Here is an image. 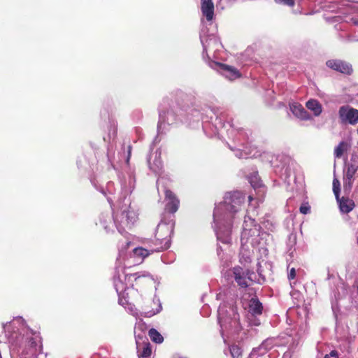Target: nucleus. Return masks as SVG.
Listing matches in <instances>:
<instances>
[{
	"instance_id": "46",
	"label": "nucleus",
	"mask_w": 358,
	"mask_h": 358,
	"mask_svg": "<svg viewBox=\"0 0 358 358\" xmlns=\"http://www.w3.org/2000/svg\"><path fill=\"white\" fill-rule=\"evenodd\" d=\"M110 185H112V183H111V182H109V183L108 184V188H110Z\"/></svg>"
},
{
	"instance_id": "38",
	"label": "nucleus",
	"mask_w": 358,
	"mask_h": 358,
	"mask_svg": "<svg viewBox=\"0 0 358 358\" xmlns=\"http://www.w3.org/2000/svg\"><path fill=\"white\" fill-rule=\"evenodd\" d=\"M249 324L251 326H259L260 324V322L257 318H250L248 317Z\"/></svg>"
},
{
	"instance_id": "15",
	"label": "nucleus",
	"mask_w": 358,
	"mask_h": 358,
	"mask_svg": "<svg viewBox=\"0 0 358 358\" xmlns=\"http://www.w3.org/2000/svg\"><path fill=\"white\" fill-rule=\"evenodd\" d=\"M161 153L156 151L149 159V168L155 173H159L162 169V162L160 159Z\"/></svg>"
},
{
	"instance_id": "44",
	"label": "nucleus",
	"mask_w": 358,
	"mask_h": 358,
	"mask_svg": "<svg viewBox=\"0 0 358 358\" xmlns=\"http://www.w3.org/2000/svg\"><path fill=\"white\" fill-rule=\"evenodd\" d=\"M107 218H108V221L110 222V224H112V226H113V223H112V222H111V217H110L109 215H108V216H107Z\"/></svg>"
},
{
	"instance_id": "16",
	"label": "nucleus",
	"mask_w": 358,
	"mask_h": 358,
	"mask_svg": "<svg viewBox=\"0 0 358 358\" xmlns=\"http://www.w3.org/2000/svg\"><path fill=\"white\" fill-rule=\"evenodd\" d=\"M336 201L338 203L340 211L342 213H350L355 206L354 201L348 197L343 196L340 198V196H338V199H336Z\"/></svg>"
},
{
	"instance_id": "35",
	"label": "nucleus",
	"mask_w": 358,
	"mask_h": 358,
	"mask_svg": "<svg viewBox=\"0 0 358 358\" xmlns=\"http://www.w3.org/2000/svg\"><path fill=\"white\" fill-rule=\"evenodd\" d=\"M299 210L302 214L306 215L310 213V208L308 205H302Z\"/></svg>"
},
{
	"instance_id": "33",
	"label": "nucleus",
	"mask_w": 358,
	"mask_h": 358,
	"mask_svg": "<svg viewBox=\"0 0 358 358\" xmlns=\"http://www.w3.org/2000/svg\"><path fill=\"white\" fill-rule=\"evenodd\" d=\"M161 310H162L161 304H159L158 308L155 310H152L145 313V317H152V316L156 315L157 313H159L161 311Z\"/></svg>"
},
{
	"instance_id": "14",
	"label": "nucleus",
	"mask_w": 358,
	"mask_h": 358,
	"mask_svg": "<svg viewBox=\"0 0 358 358\" xmlns=\"http://www.w3.org/2000/svg\"><path fill=\"white\" fill-rule=\"evenodd\" d=\"M202 14L208 21H211L214 16V3L212 0H201Z\"/></svg>"
},
{
	"instance_id": "49",
	"label": "nucleus",
	"mask_w": 358,
	"mask_h": 358,
	"mask_svg": "<svg viewBox=\"0 0 358 358\" xmlns=\"http://www.w3.org/2000/svg\"><path fill=\"white\" fill-rule=\"evenodd\" d=\"M357 243H358V236H357Z\"/></svg>"
},
{
	"instance_id": "10",
	"label": "nucleus",
	"mask_w": 358,
	"mask_h": 358,
	"mask_svg": "<svg viewBox=\"0 0 358 358\" xmlns=\"http://www.w3.org/2000/svg\"><path fill=\"white\" fill-rule=\"evenodd\" d=\"M218 71L227 79L232 81L241 77V73L234 67L224 64H217Z\"/></svg>"
},
{
	"instance_id": "45",
	"label": "nucleus",
	"mask_w": 358,
	"mask_h": 358,
	"mask_svg": "<svg viewBox=\"0 0 358 358\" xmlns=\"http://www.w3.org/2000/svg\"><path fill=\"white\" fill-rule=\"evenodd\" d=\"M107 199H108V201L111 204L112 201H113L112 199L110 197H108Z\"/></svg>"
},
{
	"instance_id": "7",
	"label": "nucleus",
	"mask_w": 358,
	"mask_h": 358,
	"mask_svg": "<svg viewBox=\"0 0 358 358\" xmlns=\"http://www.w3.org/2000/svg\"><path fill=\"white\" fill-rule=\"evenodd\" d=\"M338 117L342 124L355 125L358 123V110L348 105L342 106L338 110Z\"/></svg>"
},
{
	"instance_id": "22",
	"label": "nucleus",
	"mask_w": 358,
	"mask_h": 358,
	"mask_svg": "<svg viewBox=\"0 0 358 358\" xmlns=\"http://www.w3.org/2000/svg\"><path fill=\"white\" fill-rule=\"evenodd\" d=\"M345 170L355 174L358 170V155L353 153L350 160L345 164Z\"/></svg>"
},
{
	"instance_id": "12",
	"label": "nucleus",
	"mask_w": 358,
	"mask_h": 358,
	"mask_svg": "<svg viewBox=\"0 0 358 358\" xmlns=\"http://www.w3.org/2000/svg\"><path fill=\"white\" fill-rule=\"evenodd\" d=\"M327 65L343 73L350 74L352 71L351 65L341 60H329L327 62Z\"/></svg>"
},
{
	"instance_id": "23",
	"label": "nucleus",
	"mask_w": 358,
	"mask_h": 358,
	"mask_svg": "<svg viewBox=\"0 0 358 358\" xmlns=\"http://www.w3.org/2000/svg\"><path fill=\"white\" fill-rule=\"evenodd\" d=\"M355 174L344 169L343 188L345 191L350 192L354 182Z\"/></svg>"
},
{
	"instance_id": "11",
	"label": "nucleus",
	"mask_w": 358,
	"mask_h": 358,
	"mask_svg": "<svg viewBox=\"0 0 358 358\" xmlns=\"http://www.w3.org/2000/svg\"><path fill=\"white\" fill-rule=\"evenodd\" d=\"M177 116L172 110H169L166 113H159V121L158 124V129H162L166 124L171 125L176 122Z\"/></svg>"
},
{
	"instance_id": "42",
	"label": "nucleus",
	"mask_w": 358,
	"mask_h": 358,
	"mask_svg": "<svg viewBox=\"0 0 358 358\" xmlns=\"http://www.w3.org/2000/svg\"><path fill=\"white\" fill-rule=\"evenodd\" d=\"M143 336H141L140 335L136 336V345H137L138 348L140 347V345H141L139 340L143 339Z\"/></svg>"
},
{
	"instance_id": "1",
	"label": "nucleus",
	"mask_w": 358,
	"mask_h": 358,
	"mask_svg": "<svg viewBox=\"0 0 358 358\" xmlns=\"http://www.w3.org/2000/svg\"><path fill=\"white\" fill-rule=\"evenodd\" d=\"M245 199V195L241 192H228L224 201L215 206L213 213L214 229L217 240L222 243H230L232 228Z\"/></svg>"
},
{
	"instance_id": "18",
	"label": "nucleus",
	"mask_w": 358,
	"mask_h": 358,
	"mask_svg": "<svg viewBox=\"0 0 358 358\" xmlns=\"http://www.w3.org/2000/svg\"><path fill=\"white\" fill-rule=\"evenodd\" d=\"M200 40L203 45V50L206 51L208 48H211V46H217L219 45L220 43L217 38L213 36L210 35L208 37H205L203 34H200Z\"/></svg>"
},
{
	"instance_id": "32",
	"label": "nucleus",
	"mask_w": 358,
	"mask_h": 358,
	"mask_svg": "<svg viewBox=\"0 0 358 358\" xmlns=\"http://www.w3.org/2000/svg\"><path fill=\"white\" fill-rule=\"evenodd\" d=\"M114 285L116 289V292L119 294L124 289V285L122 283L121 280H120V278L115 277L114 279Z\"/></svg>"
},
{
	"instance_id": "37",
	"label": "nucleus",
	"mask_w": 358,
	"mask_h": 358,
	"mask_svg": "<svg viewBox=\"0 0 358 358\" xmlns=\"http://www.w3.org/2000/svg\"><path fill=\"white\" fill-rule=\"evenodd\" d=\"M348 1L355 3V4H352L350 6V9L353 12H358V0H347Z\"/></svg>"
},
{
	"instance_id": "6",
	"label": "nucleus",
	"mask_w": 358,
	"mask_h": 358,
	"mask_svg": "<svg viewBox=\"0 0 358 358\" xmlns=\"http://www.w3.org/2000/svg\"><path fill=\"white\" fill-rule=\"evenodd\" d=\"M174 223L172 222H161L156 230V245H159L152 251L159 252L161 250H166L170 247L171 241L170 238L173 232Z\"/></svg>"
},
{
	"instance_id": "20",
	"label": "nucleus",
	"mask_w": 358,
	"mask_h": 358,
	"mask_svg": "<svg viewBox=\"0 0 358 358\" xmlns=\"http://www.w3.org/2000/svg\"><path fill=\"white\" fill-rule=\"evenodd\" d=\"M250 243H242L240 252V262L246 264L251 261V251L249 246Z\"/></svg>"
},
{
	"instance_id": "34",
	"label": "nucleus",
	"mask_w": 358,
	"mask_h": 358,
	"mask_svg": "<svg viewBox=\"0 0 358 358\" xmlns=\"http://www.w3.org/2000/svg\"><path fill=\"white\" fill-rule=\"evenodd\" d=\"M278 3H282L285 5H287L289 6H292L294 4L295 0H275Z\"/></svg>"
},
{
	"instance_id": "41",
	"label": "nucleus",
	"mask_w": 358,
	"mask_h": 358,
	"mask_svg": "<svg viewBox=\"0 0 358 358\" xmlns=\"http://www.w3.org/2000/svg\"><path fill=\"white\" fill-rule=\"evenodd\" d=\"M325 356H329L330 358H338V352L336 350H332L329 355H326Z\"/></svg>"
},
{
	"instance_id": "19",
	"label": "nucleus",
	"mask_w": 358,
	"mask_h": 358,
	"mask_svg": "<svg viewBox=\"0 0 358 358\" xmlns=\"http://www.w3.org/2000/svg\"><path fill=\"white\" fill-rule=\"evenodd\" d=\"M229 148L231 150L235 152V155L238 158L248 157V156L250 155V152L248 149V147L245 146L243 143H238L237 145L234 147L229 145Z\"/></svg>"
},
{
	"instance_id": "2",
	"label": "nucleus",
	"mask_w": 358,
	"mask_h": 358,
	"mask_svg": "<svg viewBox=\"0 0 358 358\" xmlns=\"http://www.w3.org/2000/svg\"><path fill=\"white\" fill-rule=\"evenodd\" d=\"M22 322V320L19 318L13 321L12 324L3 325L5 331L8 332V339L10 343L12 350L19 353L20 350H22V354L31 355H35L38 352H41V346L40 345L38 350L36 338L34 337L31 331L23 327L20 331H9L10 327H13L15 322Z\"/></svg>"
},
{
	"instance_id": "28",
	"label": "nucleus",
	"mask_w": 358,
	"mask_h": 358,
	"mask_svg": "<svg viewBox=\"0 0 358 358\" xmlns=\"http://www.w3.org/2000/svg\"><path fill=\"white\" fill-rule=\"evenodd\" d=\"M142 344L143 345V352L139 355V358H148L151 355L152 353V350L150 346V343H144V341H143Z\"/></svg>"
},
{
	"instance_id": "25",
	"label": "nucleus",
	"mask_w": 358,
	"mask_h": 358,
	"mask_svg": "<svg viewBox=\"0 0 358 358\" xmlns=\"http://www.w3.org/2000/svg\"><path fill=\"white\" fill-rule=\"evenodd\" d=\"M277 344H278V340L276 338H269L262 342V343L260 345L259 349L264 350V351H267V350L272 349Z\"/></svg>"
},
{
	"instance_id": "43",
	"label": "nucleus",
	"mask_w": 358,
	"mask_h": 358,
	"mask_svg": "<svg viewBox=\"0 0 358 358\" xmlns=\"http://www.w3.org/2000/svg\"><path fill=\"white\" fill-rule=\"evenodd\" d=\"M350 22H351L354 24H358V20L356 17H352L350 18Z\"/></svg>"
},
{
	"instance_id": "21",
	"label": "nucleus",
	"mask_w": 358,
	"mask_h": 358,
	"mask_svg": "<svg viewBox=\"0 0 358 358\" xmlns=\"http://www.w3.org/2000/svg\"><path fill=\"white\" fill-rule=\"evenodd\" d=\"M306 106L307 108L311 110L315 116L320 115L322 111V105L316 99L308 100L306 102Z\"/></svg>"
},
{
	"instance_id": "17",
	"label": "nucleus",
	"mask_w": 358,
	"mask_h": 358,
	"mask_svg": "<svg viewBox=\"0 0 358 358\" xmlns=\"http://www.w3.org/2000/svg\"><path fill=\"white\" fill-rule=\"evenodd\" d=\"M290 110L292 113L297 117L301 120H309L310 118V115L305 110V108L299 103H293L290 105Z\"/></svg>"
},
{
	"instance_id": "24",
	"label": "nucleus",
	"mask_w": 358,
	"mask_h": 358,
	"mask_svg": "<svg viewBox=\"0 0 358 358\" xmlns=\"http://www.w3.org/2000/svg\"><path fill=\"white\" fill-rule=\"evenodd\" d=\"M350 144L345 141H341L337 147L334 149V156L336 158H340L342 157L343 153L346 152L349 148Z\"/></svg>"
},
{
	"instance_id": "27",
	"label": "nucleus",
	"mask_w": 358,
	"mask_h": 358,
	"mask_svg": "<svg viewBox=\"0 0 358 358\" xmlns=\"http://www.w3.org/2000/svg\"><path fill=\"white\" fill-rule=\"evenodd\" d=\"M248 180L251 185L255 188H259L262 187V182L257 173H254L248 177Z\"/></svg>"
},
{
	"instance_id": "29",
	"label": "nucleus",
	"mask_w": 358,
	"mask_h": 358,
	"mask_svg": "<svg viewBox=\"0 0 358 358\" xmlns=\"http://www.w3.org/2000/svg\"><path fill=\"white\" fill-rule=\"evenodd\" d=\"M134 253L135 255L141 257L142 258H145V257H148L149 255L148 250L143 248H134Z\"/></svg>"
},
{
	"instance_id": "36",
	"label": "nucleus",
	"mask_w": 358,
	"mask_h": 358,
	"mask_svg": "<svg viewBox=\"0 0 358 358\" xmlns=\"http://www.w3.org/2000/svg\"><path fill=\"white\" fill-rule=\"evenodd\" d=\"M126 276L127 278H129V279L131 278H134V280H136L137 279L140 278L141 277H145L147 275H145V274H141L140 273H133V274L127 275Z\"/></svg>"
},
{
	"instance_id": "31",
	"label": "nucleus",
	"mask_w": 358,
	"mask_h": 358,
	"mask_svg": "<svg viewBox=\"0 0 358 358\" xmlns=\"http://www.w3.org/2000/svg\"><path fill=\"white\" fill-rule=\"evenodd\" d=\"M230 352L234 358H238L241 355V348L237 345H232L230 348Z\"/></svg>"
},
{
	"instance_id": "13",
	"label": "nucleus",
	"mask_w": 358,
	"mask_h": 358,
	"mask_svg": "<svg viewBox=\"0 0 358 358\" xmlns=\"http://www.w3.org/2000/svg\"><path fill=\"white\" fill-rule=\"evenodd\" d=\"M165 196L167 201L166 210L172 213H176L178 209L179 200L171 191L168 189L165 192Z\"/></svg>"
},
{
	"instance_id": "8",
	"label": "nucleus",
	"mask_w": 358,
	"mask_h": 358,
	"mask_svg": "<svg viewBox=\"0 0 358 358\" xmlns=\"http://www.w3.org/2000/svg\"><path fill=\"white\" fill-rule=\"evenodd\" d=\"M233 273L236 282L242 287H247L249 286V282L252 280L251 275L253 273H250L248 269L235 267Z\"/></svg>"
},
{
	"instance_id": "4",
	"label": "nucleus",
	"mask_w": 358,
	"mask_h": 358,
	"mask_svg": "<svg viewBox=\"0 0 358 358\" xmlns=\"http://www.w3.org/2000/svg\"><path fill=\"white\" fill-rule=\"evenodd\" d=\"M218 320L221 327V333L224 331L238 332L241 329L239 314L237 308L234 304L229 307L225 303L220 306L218 308Z\"/></svg>"
},
{
	"instance_id": "30",
	"label": "nucleus",
	"mask_w": 358,
	"mask_h": 358,
	"mask_svg": "<svg viewBox=\"0 0 358 358\" xmlns=\"http://www.w3.org/2000/svg\"><path fill=\"white\" fill-rule=\"evenodd\" d=\"M333 192L336 199H338V196H340V182L337 178H334L333 180Z\"/></svg>"
},
{
	"instance_id": "3",
	"label": "nucleus",
	"mask_w": 358,
	"mask_h": 358,
	"mask_svg": "<svg viewBox=\"0 0 358 358\" xmlns=\"http://www.w3.org/2000/svg\"><path fill=\"white\" fill-rule=\"evenodd\" d=\"M129 187H125L122 184V194L124 196L123 204L120 206L121 215L120 220H114V224L120 234H123L124 227H131L137 220L138 215L135 209L131 206V202L129 199H127V196L131 193L134 189V180L130 176L129 178ZM120 203L121 201H120ZM120 205V203H119Z\"/></svg>"
},
{
	"instance_id": "40",
	"label": "nucleus",
	"mask_w": 358,
	"mask_h": 358,
	"mask_svg": "<svg viewBox=\"0 0 358 358\" xmlns=\"http://www.w3.org/2000/svg\"><path fill=\"white\" fill-rule=\"evenodd\" d=\"M296 276V271H295V268H292L290 269L289 273H288V278L289 280H292L295 278Z\"/></svg>"
},
{
	"instance_id": "5",
	"label": "nucleus",
	"mask_w": 358,
	"mask_h": 358,
	"mask_svg": "<svg viewBox=\"0 0 358 358\" xmlns=\"http://www.w3.org/2000/svg\"><path fill=\"white\" fill-rule=\"evenodd\" d=\"M260 227L256 224L255 220L250 217H245L243 224V231L241 234V243H250L251 247H255L260 242V236L266 235L262 232Z\"/></svg>"
},
{
	"instance_id": "47",
	"label": "nucleus",
	"mask_w": 358,
	"mask_h": 358,
	"mask_svg": "<svg viewBox=\"0 0 358 358\" xmlns=\"http://www.w3.org/2000/svg\"><path fill=\"white\" fill-rule=\"evenodd\" d=\"M126 243H127V245L129 246L130 244V242H127Z\"/></svg>"
},
{
	"instance_id": "26",
	"label": "nucleus",
	"mask_w": 358,
	"mask_h": 358,
	"mask_svg": "<svg viewBox=\"0 0 358 358\" xmlns=\"http://www.w3.org/2000/svg\"><path fill=\"white\" fill-rule=\"evenodd\" d=\"M148 335L150 339L156 343H162L164 341L163 336L155 329H150Z\"/></svg>"
},
{
	"instance_id": "39",
	"label": "nucleus",
	"mask_w": 358,
	"mask_h": 358,
	"mask_svg": "<svg viewBox=\"0 0 358 358\" xmlns=\"http://www.w3.org/2000/svg\"><path fill=\"white\" fill-rule=\"evenodd\" d=\"M103 217V215H102ZM101 222L103 224L104 229L106 231H109L111 229V227L110 225L107 224V220L106 219H103V217L101 218Z\"/></svg>"
},
{
	"instance_id": "50",
	"label": "nucleus",
	"mask_w": 358,
	"mask_h": 358,
	"mask_svg": "<svg viewBox=\"0 0 358 358\" xmlns=\"http://www.w3.org/2000/svg\"><path fill=\"white\" fill-rule=\"evenodd\" d=\"M357 134H358V129H357Z\"/></svg>"
},
{
	"instance_id": "9",
	"label": "nucleus",
	"mask_w": 358,
	"mask_h": 358,
	"mask_svg": "<svg viewBox=\"0 0 358 358\" xmlns=\"http://www.w3.org/2000/svg\"><path fill=\"white\" fill-rule=\"evenodd\" d=\"M245 309H247L251 317H256L262 313V303L256 296L252 297L247 303L243 304Z\"/></svg>"
},
{
	"instance_id": "48",
	"label": "nucleus",
	"mask_w": 358,
	"mask_h": 358,
	"mask_svg": "<svg viewBox=\"0 0 358 358\" xmlns=\"http://www.w3.org/2000/svg\"><path fill=\"white\" fill-rule=\"evenodd\" d=\"M324 358H330L329 356H325Z\"/></svg>"
}]
</instances>
